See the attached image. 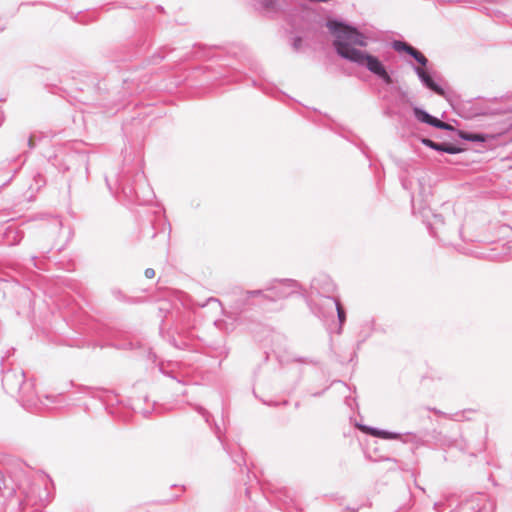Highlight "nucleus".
Listing matches in <instances>:
<instances>
[{
    "label": "nucleus",
    "instance_id": "603ef678",
    "mask_svg": "<svg viewBox=\"0 0 512 512\" xmlns=\"http://www.w3.org/2000/svg\"><path fill=\"white\" fill-rule=\"evenodd\" d=\"M37 259H38V257H37V256H32V257H31V261L33 262V265H34L36 268L41 269V266H39V265H38V263H37Z\"/></svg>",
    "mask_w": 512,
    "mask_h": 512
},
{
    "label": "nucleus",
    "instance_id": "052dcab7",
    "mask_svg": "<svg viewBox=\"0 0 512 512\" xmlns=\"http://www.w3.org/2000/svg\"><path fill=\"white\" fill-rule=\"evenodd\" d=\"M245 492H246V495H247L248 497H250V496H249L250 491H249V489H248V488H246Z\"/></svg>",
    "mask_w": 512,
    "mask_h": 512
},
{
    "label": "nucleus",
    "instance_id": "f257e3e1",
    "mask_svg": "<svg viewBox=\"0 0 512 512\" xmlns=\"http://www.w3.org/2000/svg\"><path fill=\"white\" fill-rule=\"evenodd\" d=\"M50 502L46 484L33 480L32 469L16 459L0 464V512H44Z\"/></svg>",
    "mask_w": 512,
    "mask_h": 512
},
{
    "label": "nucleus",
    "instance_id": "6ab92c4d",
    "mask_svg": "<svg viewBox=\"0 0 512 512\" xmlns=\"http://www.w3.org/2000/svg\"><path fill=\"white\" fill-rule=\"evenodd\" d=\"M153 31L151 25L148 23L146 28L139 32L136 43L139 52H144L152 44Z\"/></svg>",
    "mask_w": 512,
    "mask_h": 512
},
{
    "label": "nucleus",
    "instance_id": "f03ea898",
    "mask_svg": "<svg viewBox=\"0 0 512 512\" xmlns=\"http://www.w3.org/2000/svg\"><path fill=\"white\" fill-rule=\"evenodd\" d=\"M325 26L334 38L333 47L340 58L367 69L385 85L395 83L394 72L378 56L357 48L367 47L372 40L368 29H361L356 24L331 16L327 17Z\"/></svg>",
    "mask_w": 512,
    "mask_h": 512
},
{
    "label": "nucleus",
    "instance_id": "f8f14e48",
    "mask_svg": "<svg viewBox=\"0 0 512 512\" xmlns=\"http://www.w3.org/2000/svg\"><path fill=\"white\" fill-rule=\"evenodd\" d=\"M311 295L318 297H331L336 298L334 295L337 291V285L333 279L326 273H319L312 278L310 282Z\"/></svg>",
    "mask_w": 512,
    "mask_h": 512
},
{
    "label": "nucleus",
    "instance_id": "a878e982",
    "mask_svg": "<svg viewBox=\"0 0 512 512\" xmlns=\"http://www.w3.org/2000/svg\"><path fill=\"white\" fill-rule=\"evenodd\" d=\"M256 291L261 292L259 295H253V298H255L256 306H262L266 302H274L272 293L268 291V287L265 289H257Z\"/></svg>",
    "mask_w": 512,
    "mask_h": 512
},
{
    "label": "nucleus",
    "instance_id": "2eb2a0df",
    "mask_svg": "<svg viewBox=\"0 0 512 512\" xmlns=\"http://www.w3.org/2000/svg\"><path fill=\"white\" fill-rule=\"evenodd\" d=\"M259 294H261L259 291H241L239 296L234 301L233 308L240 313L252 310L254 307H256V301L255 298H253V295Z\"/></svg>",
    "mask_w": 512,
    "mask_h": 512
},
{
    "label": "nucleus",
    "instance_id": "9b49d317",
    "mask_svg": "<svg viewBox=\"0 0 512 512\" xmlns=\"http://www.w3.org/2000/svg\"><path fill=\"white\" fill-rule=\"evenodd\" d=\"M339 297H319L317 300L307 299V305L313 315L322 320L333 318L334 309Z\"/></svg>",
    "mask_w": 512,
    "mask_h": 512
},
{
    "label": "nucleus",
    "instance_id": "680f3d73",
    "mask_svg": "<svg viewBox=\"0 0 512 512\" xmlns=\"http://www.w3.org/2000/svg\"><path fill=\"white\" fill-rule=\"evenodd\" d=\"M150 414V411L144 412V416L147 417Z\"/></svg>",
    "mask_w": 512,
    "mask_h": 512
},
{
    "label": "nucleus",
    "instance_id": "4468645a",
    "mask_svg": "<svg viewBox=\"0 0 512 512\" xmlns=\"http://www.w3.org/2000/svg\"><path fill=\"white\" fill-rule=\"evenodd\" d=\"M87 393H89L93 398L99 399L107 412L111 415H117V412L114 410V405H119L121 403L119 396L112 390L104 389V388H86Z\"/></svg>",
    "mask_w": 512,
    "mask_h": 512
},
{
    "label": "nucleus",
    "instance_id": "de8ad7c7",
    "mask_svg": "<svg viewBox=\"0 0 512 512\" xmlns=\"http://www.w3.org/2000/svg\"><path fill=\"white\" fill-rule=\"evenodd\" d=\"M17 172H18V168H14V169H13V173H12V175H11V176L6 180V181H4V182L0 185V187H4V186H6V185H7V184H8V183L13 179V177L15 176V174H16Z\"/></svg>",
    "mask_w": 512,
    "mask_h": 512
},
{
    "label": "nucleus",
    "instance_id": "c9c22d12",
    "mask_svg": "<svg viewBox=\"0 0 512 512\" xmlns=\"http://www.w3.org/2000/svg\"><path fill=\"white\" fill-rule=\"evenodd\" d=\"M302 43L303 38L299 35H296L291 39V46L295 51H298L301 48Z\"/></svg>",
    "mask_w": 512,
    "mask_h": 512
},
{
    "label": "nucleus",
    "instance_id": "864d4df0",
    "mask_svg": "<svg viewBox=\"0 0 512 512\" xmlns=\"http://www.w3.org/2000/svg\"><path fill=\"white\" fill-rule=\"evenodd\" d=\"M328 389V387H326L323 391H320V392H316V393H313L312 395L314 397H319L321 396L326 390Z\"/></svg>",
    "mask_w": 512,
    "mask_h": 512
},
{
    "label": "nucleus",
    "instance_id": "6e6552de",
    "mask_svg": "<svg viewBox=\"0 0 512 512\" xmlns=\"http://www.w3.org/2000/svg\"><path fill=\"white\" fill-rule=\"evenodd\" d=\"M365 431L368 432L369 435L373 437H377L384 440H394L398 439L403 443H411L416 447L424 445L425 442L423 440V437L417 433L413 432H406L404 434L386 430V429H380L372 426L363 425L362 426Z\"/></svg>",
    "mask_w": 512,
    "mask_h": 512
},
{
    "label": "nucleus",
    "instance_id": "72a5a7b5",
    "mask_svg": "<svg viewBox=\"0 0 512 512\" xmlns=\"http://www.w3.org/2000/svg\"><path fill=\"white\" fill-rule=\"evenodd\" d=\"M383 115L385 117H388V118H393V117H399L401 118L402 115L399 111H396L394 108H392L391 106H386L384 107L383 109Z\"/></svg>",
    "mask_w": 512,
    "mask_h": 512
},
{
    "label": "nucleus",
    "instance_id": "473e14b6",
    "mask_svg": "<svg viewBox=\"0 0 512 512\" xmlns=\"http://www.w3.org/2000/svg\"><path fill=\"white\" fill-rule=\"evenodd\" d=\"M488 139V135L482 132H473L471 142L484 143Z\"/></svg>",
    "mask_w": 512,
    "mask_h": 512
},
{
    "label": "nucleus",
    "instance_id": "c03bdc74",
    "mask_svg": "<svg viewBox=\"0 0 512 512\" xmlns=\"http://www.w3.org/2000/svg\"><path fill=\"white\" fill-rule=\"evenodd\" d=\"M399 102L401 103H408L410 102L408 96H407V93L405 91H401L400 92V95H399Z\"/></svg>",
    "mask_w": 512,
    "mask_h": 512
},
{
    "label": "nucleus",
    "instance_id": "1a4fd4ad",
    "mask_svg": "<svg viewBox=\"0 0 512 512\" xmlns=\"http://www.w3.org/2000/svg\"><path fill=\"white\" fill-rule=\"evenodd\" d=\"M2 386L6 393L14 396L18 395L23 389H31L33 382L25 379L23 370L9 369L3 371Z\"/></svg>",
    "mask_w": 512,
    "mask_h": 512
},
{
    "label": "nucleus",
    "instance_id": "13d9d810",
    "mask_svg": "<svg viewBox=\"0 0 512 512\" xmlns=\"http://www.w3.org/2000/svg\"><path fill=\"white\" fill-rule=\"evenodd\" d=\"M44 397H45V399H46V400H48V401H50V402H54V401H53V398H54L53 396L45 395Z\"/></svg>",
    "mask_w": 512,
    "mask_h": 512
},
{
    "label": "nucleus",
    "instance_id": "4d7b16f0",
    "mask_svg": "<svg viewBox=\"0 0 512 512\" xmlns=\"http://www.w3.org/2000/svg\"><path fill=\"white\" fill-rule=\"evenodd\" d=\"M155 9H156L157 11H159V12H162V13H164V12H165L164 8H163L161 5H157V6L155 7Z\"/></svg>",
    "mask_w": 512,
    "mask_h": 512
},
{
    "label": "nucleus",
    "instance_id": "c756f323",
    "mask_svg": "<svg viewBox=\"0 0 512 512\" xmlns=\"http://www.w3.org/2000/svg\"><path fill=\"white\" fill-rule=\"evenodd\" d=\"M93 80H97L95 83H94V90L98 93V94H102V93H108L109 92V88L107 87V83H106V80L103 79V80H99L97 79L96 76L93 77Z\"/></svg>",
    "mask_w": 512,
    "mask_h": 512
},
{
    "label": "nucleus",
    "instance_id": "412c9836",
    "mask_svg": "<svg viewBox=\"0 0 512 512\" xmlns=\"http://www.w3.org/2000/svg\"><path fill=\"white\" fill-rule=\"evenodd\" d=\"M435 151H437L439 153H447V154H451V155H456V154L462 153L464 151V149L458 144L443 141V142L437 143Z\"/></svg>",
    "mask_w": 512,
    "mask_h": 512
},
{
    "label": "nucleus",
    "instance_id": "b1692460",
    "mask_svg": "<svg viewBox=\"0 0 512 512\" xmlns=\"http://www.w3.org/2000/svg\"><path fill=\"white\" fill-rule=\"evenodd\" d=\"M374 320L371 319V320H368V321H365L363 324H362V328H361V331L359 333V337L360 339L358 340V343H357V347L359 348L360 345L365 342L371 335V333L374 331Z\"/></svg>",
    "mask_w": 512,
    "mask_h": 512
},
{
    "label": "nucleus",
    "instance_id": "423d86ee",
    "mask_svg": "<svg viewBox=\"0 0 512 512\" xmlns=\"http://www.w3.org/2000/svg\"><path fill=\"white\" fill-rule=\"evenodd\" d=\"M391 47L397 53L407 54L415 60L417 64L413 62H409V64L423 87L437 95H444V88L435 80L434 72L428 67L430 64L429 59L420 50L404 40H393Z\"/></svg>",
    "mask_w": 512,
    "mask_h": 512
},
{
    "label": "nucleus",
    "instance_id": "393cba45",
    "mask_svg": "<svg viewBox=\"0 0 512 512\" xmlns=\"http://www.w3.org/2000/svg\"><path fill=\"white\" fill-rule=\"evenodd\" d=\"M190 405L197 413H199L204 418L205 422L213 429V432H214L215 431L214 424L216 422H213V424H212L213 416L211 415V413L206 408H204L203 406H201L199 404H190Z\"/></svg>",
    "mask_w": 512,
    "mask_h": 512
},
{
    "label": "nucleus",
    "instance_id": "58836bf2",
    "mask_svg": "<svg viewBox=\"0 0 512 512\" xmlns=\"http://www.w3.org/2000/svg\"><path fill=\"white\" fill-rule=\"evenodd\" d=\"M262 402L267 405V406H271V407H279V406H287L289 404V401L288 400H283L281 402H278V401H265V400H262Z\"/></svg>",
    "mask_w": 512,
    "mask_h": 512
},
{
    "label": "nucleus",
    "instance_id": "e433bc0d",
    "mask_svg": "<svg viewBox=\"0 0 512 512\" xmlns=\"http://www.w3.org/2000/svg\"><path fill=\"white\" fill-rule=\"evenodd\" d=\"M472 134H473V132H470V131H465V130H461V129L457 130V136L461 140H465V141H470L471 142Z\"/></svg>",
    "mask_w": 512,
    "mask_h": 512
},
{
    "label": "nucleus",
    "instance_id": "49530a36",
    "mask_svg": "<svg viewBox=\"0 0 512 512\" xmlns=\"http://www.w3.org/2000/svg\"><path fill=\"white\" fill-rule=\"evenodd\" d=\"M143 17H145V19H146L147 21H150V19L153 17V12H152V10H151V9H147V8H145V9L143 10Z\"/></svg>",
    "mask_w": 512,
    "mask_h": 512
},
{
    "label": "nucleus",
    "instance_id": "5701e85b",
    "mask_svg": "<svg viewBox=\"0 0 512 512\" xmlns=\"http://www.w3.org/2000/svg\"><path fill=\"white\" fill-rule=\"evenodd\" d=\"M69 15L74 22L83 24V25L92 23V22L96 21V19H97V15L95 12H91V13H87V14H82L81 11L78 13L69 12Z\"/></svg>",
    "mask_w": 512,
    "mask_h": 512
},
{
    "label": "nucleus",
    "instance_id": "6e6d98bb",
    "mask_svg": "<svg viewBox=\"0 0 512 512\" xmlns=\"http://www.w3.org/2000/svg\"><path fill=\"white\" fill-rule=\"evenodd\" d=\"M4 119H5L4 113H3V111L0 110V126L4 122Z\"/></svg>",
    "mask_w": 512,
    "mask_h": 512
},
{
    "label": "nucleus",
    "instance_id": "f3484780",
    "mask_svg": "<svg viewBox=\"0 0 512 512\" xmlns=\"http://www.w3.org/2000/svg\"><path fill=\"white\" fill-rule=\"evenodd\" d=\"M215 426V435L217 436L218 440L221 442V444L223 445V448L227 451V453L230 455L232 461L237 464L239 467L241 466H245L247 468V465H246V459H245V453L242 449V447L240 446H237L236 449L237 451L235 452H231L227 446L225 445L224 441H223V437H222V434H221V430H220V427L217 423L214 424Z\"/></svg>",
    "mask_w": 512,
    "mask_h": 512
},
{
    "label": "nucleus",
    "instance_id": "c85d7f7f",
    "mask_svg": "<svg viewBox=\"0 0 512 512\" xmlns=\"http://www.w3.org/2000/svg\"><path fill=\"white\" fill-rule=\"evenodd\" d=\"M6 236L10 241V245H16V244L20 243V241L23 238L22 233L15 231L11 228L7 229Z\"/></svg>",
    "mask_w": 512,
    "mask_h": 512
},
{
    "label": "nucleus",
    "instance_id": "0e129e2a",
    "mask_svg": "<svg viewBox=\"0 0 512 512\" xmlns=\"http://www.w3.org/2000/svg\"><path fill=\"white\" fill-rule=\"evenodd\" d=\"M299 406H300V403H299V402H296V403H295V408H299Z\"/></svg>",
    "mask_w": 512,
    "mask_h": 512
},
{
    "label": "nucleus",
    "instance_id": "bb28decb",
    "mask_svg": "<svg viewBox=\"0 0 512 512\" xmlns=\"http://www.w3.org/2000/svg\"><path fill=\"white\" fill-rule=\"evenodd\" d=\"M141 234L145 238L154 239L157 235L155 223L150 221L149 224L141 228Z\"/></svg>",
    "mask_w": 512,
    "mask_h": 512
},
{
    "label": "nucleus",
    "instance_id": "a211bd4d",
    "mask_svg": "<svg viewBox=\"0 0 512 512\" xmlns=\"http://www.w3.org/2000/svg\"><path fill=\"white\" fill-rule=\"evenodd\" d=\"M412 111H413V115H414L415 119L418 122L429 125L433 128H435L436 125L438 124L439 118L431 115L424 108L418 107V106H413Z\"/></svg>",
    "mask_w": 512,
    "mask_h": 512
},
{
    "label": "nucleus",
    "instance_id": "9d476101",
    "mask_svg": "<svg viewBox=\"0 0 512 512\" xmlns=\"http://www.w3.org/2000/svg\"><path fill=\"white\" fill-rule=\"evenodd\" d=\"M297 290H304L302 284L294 279H274L268 286V291L272 293L274 302L285 299Z\"/></svg>",
    "mask_w": 512,
    "mask_h": 512
},
{
    "label": "nucleus",
    "instance_id": "2f4dec72",
    "mask_svg": "<svg viewBox=\"0 0 512 512\" xmlns=\"http://www.w3.org/2000/svg\"><path fill=\"white\" fill-rule=\"evenodd\" d=\"M252 86L261 90L266 95H272L273 91L276 89L275 87H268L263 84H259L256 80L252 81Z\"/></svg>",
    "mask_w": 512,
    "mask_h": 512
},
{
    "label": "nucleus",
    "instance_id": "20e7f679",
    "mask_svg": "<svg viewBox=\"0 0 512 512\" xmlns=\"http://www.w3.org/2000/svg\"><path fill=\"white\" fill-rule=\"evenodd\" d=\"M74 143L70 148L64 149L48 158L49 163L59 172H70L68 189L71 192L73 187H80L88 182L89 178V155L86 150L77 147Z\"/></svg>",
    "mask_w": 512,
    "mask_h": 512
},
{
    "label": "nucleus",
    "instance_id": "0eeeda50",
    "mask_svg": "<svg viewBox=\"0 0 512 512\" xmlns=\"http://www.w3.org/2000/svg\"><path fill=\"white\" fill-rule=\"evenodd\" d=\"M495 503L485 493H475L462 500L449 512H494Z\"/></svg>",
    "mask_w": 512,
    "mask_h": 512
},
{
    "label": "nucleus",
    "instance_id": "cd10ccee",
    "mask_svg": "<svg viewBox=\"0 0 512 512\" xmlns=\"http://www.w3.org/2000/svg\"><path fill=\"white\" fill-rule=\"evenodd\" d=\"M433 219H434V222L433 223L429 222L427 224V228L429 230L430 235L433 237H436L437 234H436L434 225H438V224L444 225V217L441 214H433Z\"/></svg>",
    "mask_w": 512,
    "mask_h": 512
},
{
    "label": "nucleus",
    "instance_id": "a19ab883",
    "mask_svg": "<svg viewBox=\"0 0 512 512\" xmlns=\"http://www.w3.org/2000/svg\"><path fill=\"white\" fill-rule=\"evenodd\" d=\"M36 139H37V135L36 134H31L29 139H28V146L30 149H34L36 147ZM38 139H40V137H38Z\"/></svg>",
    "mask_w": 512,
    "mask_h": 512
},
{
    "label": "nucleus",
    "instance_id": "338daca9",
    "mask_svg": "<svg viewBox=\"0 0 512 512\" xmlns=\"http://www.w3.org/2000/svg\"><path fill=\"white\" fill-rule=\"evenodd\" d=\"M209 301H217L215 298H209Z\"/></svg>",
    "mask_w": 512,
    "mask_h": 512
},
{
    "label": "nucleus",
    "instance_id": "e2e57ef3",
    "mask_svg": "<svg viewBox=\"0 0 512 512\" xmlns=\"http://www.w3.org/2000/svg\"><path fill=\"white\" fill-rule=\"evenodd\" d=\"M414 196L411 197L412 206L414 207Z\"/></svg>",
    "mask_w": 512,
    "mask_h": 512
},
{
    "label": "nucleus",
    "instance_id": "774afa93",
    "mask_svg": "<svg viewBox=\"0 0 512 512\" xmlns=\"http://www.w3.org/2000/svg\"><path fill=\"white\" fill-rule=\"evenodd\" d=\"M350 397H346V403L348 404Z\"/></svg>",
    "mask_w": 512,
    "mask_h": 512
},
{
    "label": "nucleus",
    "instance_id": "79ce46f5",
    "mask_svg": "<svg viewBox=\"0 0 512 512\" xmlns=\"http://www.w3.org/2000/svg\"><path fill=\"white\" fill-rule=\"evenodd\" d=\"M111 293L118 300H123L125 298L124 294L119 289L114 288L111 290Z\"/></svg>",
    "mask_w": 512,
    "mask_h": 512
},
{
    "label": "nucleus",
    "instance_id": "5fc2aeb1",
    "mask_svg": "<svg viewBox=\"0 0 512 512\" xmlns=\"http://www.w3.org/2000/svg\"><path fill=\"white\" fill-rule=\"evenodd\" d=\"M345 509L349 512H357L358 511V508H354V507H350V506H347Z\"/></svg>",
    "mask_w": 512,
    "mask_h": 512
},
{
    "label": "nucleus",
    "instance_id": "dca6fc26",
    "mask_svg": "<svg viewBox=\"0 0 512 512\" xmlns=\"http://www.w3.org/2000/svg\"><path fill=\"white\" fill-rule=\"evenodd\" d=\"M255 9L265 16L273 17L283 11V6L279 0H255Z\"/></svg>",
    "mask_w": 512,
    "mask_h": 512
},
{
    "label": "nucleus",
    "instance_id": "f704fd0d",
    "mask_svg": "<svg viewBox=\"0 0 512 512\" xmlns=\"http://www.w3.org/2000/svg\"><path fill=\"white\" fill-rule=\"evenodd\" d=\"M435 128L436 129H440V130H446V131L455 132L456 134H457V130H458V129L454 128L451 124L443 122L440 119H439L438 124L436 125Z\"/></svg>",
    "mask_w": 512,
    "mask_h": 512
},
{
    "label": "nucleus",
    "instance_id": "09e8293b",
    "mask_svg": "<svg viewBox=\"0 0 512 512\" xmlns=\"http://www.w3.org/2000/svg\"><path fill=\"white\" fill-rule=\"evenodd\" d=\"M373 461H392L397 462V460L393 457H380L379 459H374Z\"/></svg>",
    "mask_w": 512,
    "mask_h": 512
},
{
    "label": "nucleus",
    "instance_id": "bf43d9fd",
    "mask_svg": "<svg viewBox=\"0 0 512 512\" xmlns=\"http://www.w3.org/2000/svg\"><path fill=\"white\" fill-rule=\"evenodd\" d=\"M296 361L300 363H307V360L305 358H298L296 359Z\"/></svg>",
    "mask_w": 512,
    "mask_h": 512
},
{
    "label": "nucleus",
    "instance_id": "7c9ffc66",
    "mask_svg": "<svg viewBox=\"0 0 512 512\" xmlns=\"http://www.w3.org/2000/svg\"><path fill=\"white\" fill-rule=\"evenodd\" d=\"M197 47L199 49V51L196 52V54L198 56L203 57V58H213L214 57V54H212L214 47H204L201 45H198Z\"/></svg>",
    "mask_w": 512,
    "mask_h": 512
},
{
    "label": "nucleus",
    "instance_id": "39448f33",
    "mask_svg": "<svg viewBox=\"0 0 512 512\" xmlns=\"http://www.w3.org/2000/svg\"><path fill=\"white\" fill-rule=\"evenodd\" d=\"M178 300L182 309L178 308L175 304L173 311L170 312L174 320V329L178 336H169L168 342L179 350L197 351L198 343L189 331L192 319L191 310L193 309L192 300L188 294L183 292L180 293Z\"/></svg>",
    "mask_w": 512,
    "mask_h": 512
},
{
    "label": "nucleus",
    "instance_id": "69168bd1",
    "mask_svg": "<svg viewBox=\"0 0 512 512\" xmlns=\"http://www.w3.org/2000/svg\"><path fill=\"white\" fill-rule=\"evenodd\" d=\"M37 178H39L40 180H42V178H43V177L41 176V174H38V175H37Z\"/></svg>",
    "mask_w": 512,
    "mask_h": 512
},
{
    "label": "nucleus",
    "instance_id": "ddd939ff",
    "mask_svg": "<svg viewBox=\"0 0 512 512\" xmlns=\"http://www.w3.org/2000/svg\"><path fill=\"white\" fill-rule=\"evenodd\" d=\"M17 396L19 403L25 410L36 414L43 412L45 404L42 398L35 393L34 385L31 389H23Z\"/></svg>",
    "mask_w": 512,
    "mask_h": 512
},
{
    "label": "nucleus",
    "instance_id": "aec40b11",
    "mask_svg": "<svg viewBox=\"0 0 512 512\" xmlns=\"http://www.w3.org/2000/svg\"><path fill=\"white\" fill-rule=\"evenodd\" d=\"M241 73L231 68H221L214 76L215 80H224L225 83L238 82L241 80Z\"/></svg>",
    "mask_w": 512,
    "mask_h": 512
},
{
    "label": "nucleus",
    "instance_id": "a18cd8bd",
    "mask_svg": "<svg viewBox=\"0 0 512 512\" xmlns=\"http://www.w3.org/2000/svg\"><path fill=\"white\" fill-rule=\"evenodd\" d=\"M144 275L146 278H153L155 276V270L153 268H146L144 271Z\"/></svg>",
    "mask_w": 512,
    "mask_h": 512
},
{
    "label": "nucleus",
    "instance_id": "8fccbe9b",
    "mask_svg": "<svg viewBox=\"0 0 512 512\" xmlns=\"http://www.w3.org/2000/svg\"><path fill=\"white\" fill-rule=\"evenodd\" d=\"M442 504L441 503H435L434 504V509L438 512H445L444 509H442Z\"/></svg>",
    "mask_w": 512,
    "mask_h": 512
},
{
    "label": "nucleus",
    "instance_id": "7ed1b4c3",
    "mask_svg": "<svg viewBox=\"0 0 512 512\" xmlns=\"http://www.w3.org/2000/svg\"><path fill=\"white\" fill-rule=\"evenodd\" d=\"M105 182L112 194L121 193L123 198L131 204L147 205L155 197L144 171L135 166H124L116 175V190L112 187L108 176L105 177Z\"/></svg>",
    "mask_w": 512,
    "mask_h": 512
},
{
    "label": "nucleus",
    "instance_id": "37998d69",
    "mask_svg": "<svg viewBox=\"0 0 512 512\" xmlns=\"http://www.w3.org/2000/svg\"><path fill=\"white\" fill-rule=\"evenodd\" d=\"M147 359L153 364L156 362L157 356L151 349L147 350Z\"/></svg>",
    "mask_w": 512,
    "mask_h": 512
},
{
    "label": "nucleus",
    "instance_id": "4c0bfd02",
    "mask_svg": "<svg viewBox=\"0 0 512 512\" xmlns=\"http://www.w3.org/2000/svg\"><path fill=\"white\" fill-rule=\"evenodd\" d=\"M421 143L425 147H428V148H430V149L435 151L438 142H436V141H434V140H432L430 138L424 137V138L421 139Z\"/></svg>",
    "mask_w": 512,
    "mask_h": 512
},
{
    "label": "nucleus",
    "instance_id": "3c124183",
    "mask_svg": "<svg viewBox=\"0 0 512 512\" xmlns=\"http://www.w3.org/2000/svg\"><path fill=\"white\" fill-rule=\"evenodd\" d=\"M401 184L404 189H409V181L407 179H401Z\"/></svg>",
    "mask_w": 512,
    "mask_h": 512
},
{
    "label": "nucleus",
    "instance_id": "ea45409f",
    "mask_svg": "<svg viewBox=\"0 0 512 512\" xmlns=\"http://www.w3.org/2000/svg\"><path fill=\"white\" fill-rule=\"evenodd\" d=\"M166 57V55L163 53V51H159L157 53H155L153 56H152V62L154 64H158L160 63L164 58Z\"/></svg>",
    "mask_w": 512,
    "mask_h": 512
},
{
    "label": "nucleus",
    "instance_id": "4be33fe9",
    "mask_svg": "<svg viewBox=\"0 0 512 512\" xmlns=\"http://www.w3.org/2000/svg\"><path fill=\"white\" fill-rule=\"evenodd\" d=\"M334 311H336L337 319H338V325L335 330V333L340 335L343 331V326L346 323L347 320V312L342 303L340 302V299L337 301V305L335 306Z\"/></svg>",
    "mask_w": 512,
    "mask_h": 512
}]
</instances>
